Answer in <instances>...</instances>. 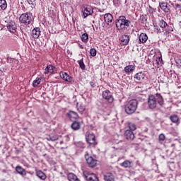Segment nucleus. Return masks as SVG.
<instances>
[{
	"mask_svg": "<svg viewBox=\"0 0 181 181\" xmlns=\"http://www.w3.org/2000/svg\"><path fill=\"white\" fill-rule=\"evenodd\" d=\"M158 28H159L158 26H155V29H157V30H158L157 33H161V31H160V30L158 29Z\"/></svg>",
	"mask_w": 181,
	"mask_h": 181,
	"instance_id": "nucleus-44",
	"label": "nucleus"
},
{
	"mask_svg": "<svg viewBox=\"0 0 181 181\" xmlns=\"http://www.w3.org/2000/svg\"><path fill=\"white\" fill-rule=\"evenodd\" d=\"M103 98L106 100L107 103H113L114 102V97H112V94L110 90H105L102 93Z\"/></svg>",
	"mask_w": 181,
	"mask_h": 181,
	"instance_id": "nucleus-8",
	"label": "nucleus"
},
{
	"mask_svg": "<svg viewBox=\"0 0 181 181\" xmlns=\"http://www.w3.org/2000/svg\"><path fill=\"white\" fill-rule=\"evenodd\" d=\"M8 30L11 32V33H16V23L13 21H10L8 25H7Z\"/></svg>",
	"mask_w": 181,
	"mask_h": 181,
	"instance_id": "nucleus-14",
	"label": "nucleus"
},
{
	"mask_svg": "<svg viewBox=\"0 0 181 181\" xmlns=\"http://www.w3.org/2000/svg\"><path fill=\"white\" fill-rule=\"evenodd\" d=\"M145 74L142 71H140L139 73H136L134 75V80L135 81L138 82V81H142V80L145 79Z\"/></svg>",
	"mask_w": 181,
	"mask_h": 181,
	"instance_id": "nucleus-18",
	"label": "nucleus"
},
{
	"mask_svg": "<svg viewBox=\"0 0 181 181\" xmlns=\"http://www.w3.org/2000/svg\"><path fill=\"white\" fill-rule=\"evenodd\" d=\"M66 115L71 121H76V119H78V118H80L78 114L73 110H69Z\"/></svg>",
	"mask_w": 181,
	"mask_h": 181,
	"instance_id": "nucleus-13",
	"label": "nucleus"
},
{
	"mask_svg": "<svg viewBox=\"0 0 181 181\" xmlns=\"http://www.w3.org/2000/svg\"><path fill=\"white\" fill-rule=\"evenodd\" d=\"M59 76L62 80H64V81H68V83H71V84L74 83V79L73 77L70 76V75L66 72H60Z\"/></svg>",
	"mask_w": 181,
	"mask_h": 181,
	"instance_id": "nucleus-9",
	"label": "nucleus"
},
{
	"mask_svg": "<svg viewBox=\"0 0 181 181\" xmlns=\"http://www.w3.org/2000/svg\"><path fill=\"white\" fill-rule=\"evenodd\" d=\"M76 109L80 114H83V112L86 111V105L81 103H76Z\"/></svg>",
	"mask_w": 181,
	"mask_h": 181,
	"instance_id": "nucleus-27",
	"label": "nucleus"
},
{
	"mask_svg": "<svg viewBox=\"0 0 181 181\" xmlns=\"http://www.w3.org/2000/svg\"><path fill=\"white\" fill-rule=\"evenodd\" d=\"M90 53L92 57H95V56H97V50L95 48L90 49Z\"/></svg>",
	"mask_w": 181,
	"mask_h": 181,
	"instance_id": "nucleus-38",
	"label": "nucleus"
},
{
	"mask_svg": "<svg viewBox=\"0 0 181 181\" xmlns=\"http://www.w3.org/2000/svg\"><path fill=\"white\" fill-rule=\"evenodd\" d=\"M36 0H28L27 2H28L29 5H33L35 6V2Z\"/></svg>",
	"mask_w": 181,
	"mask_h": 181,
	"instance_id": "nucleus-41",
	"label": "nucleus"
},
{
	"mask_svg": "<svg viewBox=\"0 0 181 181\" xmlns=\"http://www.w3.org/2000/svg\"><path fill=\"white\" fill-rule=\"evenodd\" d=\"M124 136L125 139H127V141H129V142L135 139V134L131 130H126L124 133Z\"/></svg>",
	"mask_w": 181,
	"mask_h": 181,
	"instance_id": "nucleus-11",
	"label": "nucleus"
},
{
	"mask_svg": "<svg viewBox=\"0 0 181 181\" xmlns=\"http://www.w3.org/2000/svg\"><path fill=\"white\" fill-rule=\"evenodd\" d=\"M83 177L87 181H100L97 175L94 173H90L87 171L83 172Z\"/></svg>",
	"mask_w": 181,
	"mask_h": 181,
	"instance_id": "nucleus-7",
	"label": "nucleus"
},
{
	"mask_svg": "<svg viewBox=\"0 0 181 181\" xmlns=\"http://www.w3.org/2000/svg\"><path fill=\"white\" fill-rule=\"evenodd\" d=\"M62 136L57 135L50 134L48 137L46 138L47 141H52L54 142V141H59Z\"/></svg>",
	"mask_w": 181,
	"mask_h": 181,
	"instance_id": "nucleus-28",
	"label": "nucleus"
},
{
	"mask_svg": "<svg viewBox=\"0 0 181 181\" xmlns=\"http://www.w3.org/2000/svg\"><path fill=\"white\" fill-rule=\"evenodd\" d=\"M81 127V124H80V122H77L76 120H74L73 123L71 125V127L74 131H78Z\"/></svg>",
	"mask_w": 181,
	"mask_h": 181,
	"instance_id": "nucleus-24",
	"label": "nucleus"
},
{
	"mask_svg": "<svg viewBox=\"0 0 181 181\" xmlns=\"http://www.w3.org/2000/svg\"><path fill=\"white\" fill-rule=\"evenodd\" d=\"M80 68L81 70H86V64H84V58L81 59V60L78 61Z\"/></svg>",
	"mask_w": 181,
	"mask_h": 181,
	"instance_id": "nucleus-36",
	"label": "nucleus"
},
{
	"mask_svg": "<svg viewBox=\"0 0 181 181\" xmlns=\"http://www.w3.org/2000/svg\"><path fill=\"white\" fill-rule=\"evenodd\" d=\"M116 28L119 32H124L127 30V28H129L131 25V21L127 19V17L120 16L118 19L116 20Z\"/></svg>",
	"mask_w": 181,
	"mask_h": 181,
	"instance_id": "nucleus-2",
	"label": "nucleus"
},
{
	"mask_svg": "<svg viewBox=\"0 0 181 181\" xmlns=\"http://www.w3.org/2000/svg\"><path fill=\"white\" fill-rule=\"evenodd\" d=\"M43 80H45L44 77L37 78V79H35L33 81V86L37 87V86H39V84H40V83H42V81H43Z\"/></svg>",
	"mask_w": 181,
	"mask_h": 181,
	"instance_id": "nucleus-29",
	"label": "nucleus"
},
{
	"mask_svg": "<svg viewBox=\"0 0 181 181\" xmlns=\"http://www.w3.org/2000/svg\"><path fill=\"white\" fill-rule=\"evenodd\" d=\"M0 8L2 11H5L8 8L6 0H0Z\"/></svg>",
	"mask_w": 181,
	"mask_h": 181,
	"instance_id": "nucleus-32",
	"label": "nucleus"
},
{
	"mask_svg": "<svg viewBox=\"0 0 181 181\" xmlns=\"http://www.w3.org/2000/svg\"><path fill=\"white\" fill-rule=\"evenodd\" d=\"M170 121H172L174 124H178L179 123V117L176 115H173L170 117Z\"/></svg>",
	"mask_w": 181,
	"mask_h": 181,
	"instance_id": "nucleus-34",
	"label": "nucleus"
},
{
	"mask_svg": "<svg viewBox=\"0 0 181 181\" xmlns=\"http://www.w3.org/2000/svg\"><path fill=\"white\" fill-rule=\"evenodd\" d=\"M33 19V15L30 12L23 13L19 18L20 22L24 25H30Z\"/></svg>",
	"mask_w": 181,
	"mask_h": 181,
	"instance_id": "nucleus-5",
	"label": "nucleus"
},
{
	"mask_svg": "<svg viewBox=\"0 0 181 181\" xmlns=\"http://www.w3.org/2000/svg\"><path fill=\"white\" fill-rule=\"evenodd\" d=\"M40 33H41L40 28H35L32 30L31 36H32V37H33V39H39V37L40 36Z\"/></svg>",
	"mask_w": 181,
	"mask_h": 181,
	"instance_id": "nucleus-17",
	"label": "nucleus"
},
{
	"mask_svg": "<svg viewBox=\"0 0 181 181\" xmlns=\"http://www.w3.org/2000/svg\"><path fill=\"white\" fill-rule=\"evenodd\" d=\"M140 43H145L146 42H148V35L146 33H141L139 37Z\"/></svg>",
	"mask_w": 181,
	"mask_h": 181,
	"instance_id": "nucleus-25",
	"label": "nucleus"
},
{
	"mask_svg": "<svg viewBox=\"0 0 181 181\" xmlns=\"http://www.w3.org/2000/svg\"><path fill=\"white\" fill-rule=\"evenodd\" d=\"M157 59H158V62H162V57H157Z\"/></svg>",
	"mask_w": 181,
	"mask_h": 181,
	"instance_id": "nucleus-47",
	"label": "nucleus"
},
{
	"mask_svg": "<svg viewBox=\"0 0 181 181\" xmlns=\"http://www.w3.org/2000/svg\"><path fill=\"white\" fill-rule=\"evenodd\" d=\"M135 70V64L132 65H128L124 67V71L127 74H129V73H132Z\"/></svg>",
	"mask_w": 181,
	"mask_h": 181,
	"instance_id": "nucleus-26",
	"label": "nucleus"
},
{
	"mask_svg": "<svg viewBox=\"0 0 181 181\" xmlns=\"http://www.w3.org/2000/svg\"><path fill=\"white\" fill-rule=\"evenodd\" d=\"M58 141H59V142H57V144H59V145H63V144H64V142L62 139V137L59 139H58Z\"/></svg>",
	"mask_w": 181,
	"mask_h": 181,
	"instance_id": "nucleus-43",
	"label": "nucleus"
},
{
	"mask_svg": "<svg viewBox=\"0 0 181 181\" xmlns=\"http://www.w3.org/2000/svg\"><path fill=\"white\" fill-rule=\"evenodd\" d=\"M119 165L124 169H131L134 166V163L129 160H125L123 163H121Z\"/></svg>",
	"mask_w": 181,
	"mask_h": 181,
	"instance_id": "nucleus-15",
	"label": "nucleus"
},
{
	"mask_svg": "<svg viewBox=\"0 0 181 181\" xmlns=\"http://www.w3.org/2000/svg\"><path fill=\"white\" fill-rule=\"evenodd\" d=\"M56 71V67L52 65H47L45 68V74H47L48 73H50V74H54V72Z\"/></svg>",
	"mask_w": 181,
	"mask_h": 181,
	"instance_id": "nucleus-20",
	"label": "nucleus"
},
{
	"mask_svg": "<svg viewBox=\"0 0 181 181\" xmlns=\"http://www.w3.org/2000/svg\"><path fill=\"white\" fill-rule=\"evenodd\" d=\"M35 174H36V176L39 177V179H41V180H46V178L47 177L46 176V174L40 170H36Z\"/></svg>",
	"mask_w": 181,
	"mask_h": 181,
	"instance_id": "nucleus-21",
	"label": "nucleus"
},
{
	"mask_svg": "<svg viewBox=\"0 0 181 181\" xmlns=\"http://www.w3.org/2000/svg\"><path fill=\"white\" fill-rule=\"evenodd\" d=\"M86 136V141L87 144L89 145V146H92L94 148V146H96L98 145L97 139H95V134L94 133L90 132H87L85 134Z\"/></svg>",
	"mask_w": 181,
	"mask_h": 181,
	"instance_id": "nucleus-4",
	"label": "nucleus"
},
{
	"mask_svg": "<svg viewBox=\"0 0 181 181\" xmlns=\"http://www.w3.org/2000/svg\"><path fill=\"white\" fill-rule=\"evenodd\" d=\"M81 39L83 43H88V34L85 33L81 35Z\"/></svg>",
	"mask_w": 181,
	"mask_h": 181,
	"instance_id": "nucleus-31",
	"label": "nucleus"
},
{
	"mask_svg": "<svg viewBox=\"0 0 181 181\" xmlns=\"http://www.w3.org/2000/svg\"><path fill=\"white\" fill-rule=\"evenodd\" d=\"M90 86L92 88H95V87H97V83L95 81H92L90 82Z\"/></svg>",
	"mask_w": 181,
	"mask_h": 181,
	"instance_id": "nucleus-40",
	"label": "nucleus"
},
{
	"mask_svg": "<svg viewBox=\"0 0 181 181\" xmlns=\"http://www.w3.org/2000/svg\"><path fill=\"white\" fill-rule=\"evenodd\" d=\"M124 108L126 114L132 115L138 109V100L132 99L129 101H126L124 104Z\"/></svg>",
	"mask_w": 181,
	"mask_h": 181,
	"instance_id": "nucleus-3",
	"label": "nucleus"
},
{
	"mask_svg": "<svg viewBox=\"0 0 181 181\" xmlns=\"http://www.w3.org/2000/svg\"><path fill=\"white\" fill-rule=\"evenodd\" d=\"M104 180L105 181H115V177H114V174L111 173H107L104 175Z\"/></svg>",
	"mask_w": 181,
	"mask_h": 181,
	"instance_id": "nucleus-22",
	"label": "nucleus"
},
{
	"mask_svg": "<svg viewBox=\"0 0 181 181\" xmlns=\"http://www.w3.org/2000/svg\"><path fill=\"white\" fill-rule=\"evenodd\" d=\"M120 42H122V43L124 46H127V45H128V43H129V35H122V37H120Z\"/></svg>",
	"mask_w": 181,
	"mask_h": 181,
	"instance_id": "nucleus-23",
	"label": "nucleus"
},
{
	"mask_svg": "<svg viewBox=\"0 0 181 181\" xmlns=\"http://www.w3.org/2000/svg\"><path fill=\"white\" fill-rule=\"evenodd\" d=\"M177 1H178V2H181V0H177Z\"/></svg>",
	"mask_w": 181,
	"mask_h": 181,
	"instance_id": "nucleus-48",
	"label": "nucleus"
},
{
	"mask_svg": "<svg viewBox=\"0 0 181 181\" xmlns=\"http://www.w3.org/2000/svg\"><path fill=\"white\" fill-rule=\"evenodd\" d=\"M140 21L141 23H146V21H148V16L146 15H141L140 16Z\"/></svg>",
	"mask_w": 181,
	"mask_h": 181,
	"instance_id": "nucleus-37",
	"label": "nucleus"
},
{
	"mask_svg": "<svg viewBox=\"0 0 181 181\" xmlns=\"http://www.w3.org/2000/svg\"><path fill=\"white\" fill-rule=\"evenodd\" d=\"M78 46H79L80 49H84V47H83V45L78 44Z\"/></svg>",
	"mask_w": 181,
	"mask_h": 181,
	"instance_id": "nucleus-46",
	"label": "nucleus"
},
{
	"mask_svg": "<svg viewBox=\"0 0 181 181\" xmlns=\"http://www.w3.org/2000/svg\"><path fill=\"white\" fill-rule=\"evenodd\" d=\"M104 21L107 25H111L114 21V17H112V14L110 13H105L104 16Z\"/></svg>",
	"mask_w": 181,
	"mask_h": 181,
	"instance_id": "nucleus-16",
	"label": "nucleus"
},
{
	"mask_svg": "<svg viewBox=\"0 0 181 181\" xmlns=\"http://www.w3.org/2000/svg\"><path fill=\"white\" fill-rule=\"evenodd\" d=\"M158 26H160V28L162 29H165V28L168 26V23H166V21L164 20H160L158 23Z\"/></svg>",
	"mask_w": 181,
	"mask_h": 181,
	"instance_id": "nucleus-35",
	"label": "nucleus"
},
{
	"mask_svg": "<svg viewBox=\"0 0 181 181\" xmlns=\"http://www.w3.org/2000/svg\"><path fill=\"white\" fill-rule=\"evenodd\" d=\"M165 32H164V35L168 36V35L172 33L173 32V26L168 25L167 24V27L165 28Z\"/></svg>",
	"mask_w": 181,
	"mask_h": 181,
	"instance_id": "nucleus-30",
	"label": "nucleus"
},
{
	"mask_svg": "<svg viewBox=\"0 0 181 181\" xmlns=\"http://www.w3.org/2000/svg\"><path fill=\"white\" fill-rule=\"evenodd\" d=\"M159 6L165 13H169V12H170V6L168 2L160 1L159 2Z\"/></svg>",
	"mask_w": 181,
	"mask_h": 181,
	"instance_id": "nucleus-12",
	"label": "nucleus"
},
{
	"mask_svg": "<svg viewBox=\"0 0 181 181\" xmlns=\"http://www.w3.org/2000/svg\"><path fill=\"white\" fill-rule=\"evenodd\" d=\"M159 104L160 107L163 106L165 101L163 100V97L160 93H156V96L153 95H148V106L151 110H155L156 105Z\"/></svg>",
	"mask_w": 181,
	"mask_h": 181,
	"instance_id": "nucleus-1",
	"label": "nucleus"
},
{
	"mask_svg": "<svg viewBox=\"0 0 181 181\" xmlns=\"http://www.w3.org/2000/svg\"><path fill=\"white\" fill-rule=\"evenodd\" d=\"M174 7L176 8V9H180L181 8V5L179 4H175Z\"/></svg>",
	"mask_w": 181,
	"mask_h": 181,
	"instance_id": "nucleus-42",
	"label": "nucleus"
},
{
	"mask_svg": "<svg viewBox=\"0 0 181 181\" xmlns=\"http://www.w3.org/2000/svg\"><path fill=\"white\" fill-rule=\"evenodd\" d=\"M82 12V16H83V19H86L87 16H90V15H93L94 13V8H93V6L87 5L83 7Z\"/></svg>",
	"mask_w": 181,
	"mask_h": 181,
	"instance_id": "nucleus-6",
	"label": "nucleus"
},
{
	"mask_svg": "<svg viewBox=\"0 0 181 181\" xmlns=\"http://www.w3.org/2000/svg\"><path fill=\"white\" fill-rule=\"evenodd\" d=\"M158 139H159L160 142H163V141H165V139H166V136H165V134L161 133L158 136Z\"/></svg>",
	"mask_w": 181,
	"mask_h": 181,
	"instance_id": "nucleus-39",
	"label": "nucleus"
},
{
	"mask_svg": "<svg viewBox=\"0 0 181 181\" xmlns=\"http://www.w3.org/2000/svg\"><path fill=\"white\" fill-rule=\"evenodd\" d=\"M85 158L89 168H95L97 166V160L91 156H88V155L85 156Z\"/></svg>",
	"mask_w": 181,
	"mask_h": 181,
	"instance_id": "nucleus-10",
	"label": "nucleus"
},
{
	"mask_svg": "<svg viewBox=\"0 0 181 181\" xmlns=\"http://www.w3.org/2000/svg\"><path fill=\"white\" fill-rule=\"evenodd\" d=\"M128 127H129V131H132L134 132V131L136 130V124L134 122H128Z\"/></svg>",
	"mask_w": 181,
	"mask_h": 181,
	"instance_id": "nucleus-33",
	"label": "nucleus"
},
{
	"mask_svg": "<svg viewBox=\"0 0 181 181\" xmlns=\"http://www.w3.org/2000/svg\"><path fill=\"white\" fill-rule=\"evenodd\" d=\"M149 8H150L149 12H151V13H153V8H152L151 6Z\"/></svg>",
	"mask_w": 181,
	"mask_h": 181,
	"instance_id": "nucleus-45",
	"label": "nucleus"
},
{
	"mask_svg": "<svg viewBox=\"0 0 181 181\" xmlns=\"http://www.w3.org/2000/svg\"><path fill=\"white\" fill-rule=\"evenodd\" d=\"M16 171L18 175H21V176H23V177H25L26 176V170H25L22 166L18 165L16 167Z\"/></svg>",
	"mask_w": 181,
	"mask_h": 181,
	"instance_id": "nucleus-19",
	"label": "nucleus"
}]
</instances>
